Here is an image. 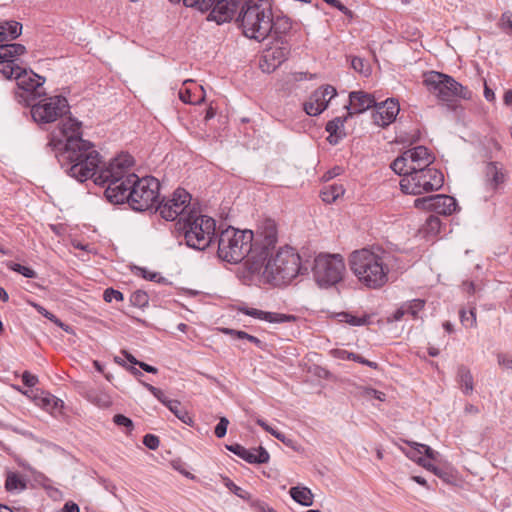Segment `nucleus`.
<instances>
[{"instance_id": "nucleus-1", "label": "nucleus", "mask_w": 512, "mask_h": 512, "mask_svg": "<svg viewBox=\"0 0 512 512\" xmlns=\"http://www.w3.org/2000/svg\"><path fill=\"white\" fill-rule=\"evenodd\" d=\"M133 158L119 155L101 170L96 185H107L105 196L113 204L127 203L137 212L152 211L160 198V182L153 176L138 177L130 172Z\"/></svg>"}, {"instance_id": "nucleus-2", "label": "nucleus", "mask_w": 512, "mask_h": 512, "mask_svg": "<svg viewBox=\"0 0 512 512\" xmlns=\"http://www.w3.org/2000/svg\"><path fill=\"white\" fill-rule=\"evenodd\" d=\"M277 241V226L271 219L264 220L256 234L252 230L228 226L220 231L217 254L221 260L231 264L246 260L249 270L259 273Z\"/></svg>"}, {"instance_id": "nucleus-3", "label": "nucleus", "mask_w": 512, "mask_h": 512, "mask_svg": "<svg viewBox=\"0 0 512 512\" xmlns=\"http://www.w3.org/2000/svg\"><path fill=\"white\" fill-rule=\"evenodd\" d=\"M49 146L55 152L61 168L70 177L83 183L88 179H96L101 155L92 142L82 138L81 122L69 117L58 128V135H52Z\"/></svg>"}, {"instance_id": "nucleus-4", "label": "nucleus", "mask_w": 512, "mask_h": 512, "mask_svg": "<svg viewBox=\"0 0 512 512\" xmlns=\"http://www.w3.org/2000/svg\"><path fill=\"white\" fill-rule=\"evenodd\" d=\"M349 268L357 281L368 289H381L390 274L399 269V258L391 251L376 245L353 251L348 259Z\"/></svg>"}, {"instance_id": "nucleus-5", "label": "nucleus", "mask_w": 512, "mask_h": 512, "mask_svg": "<svg viewBox=\"0 0 512 512\" xmlns=\"http://www.w3.org/2000/svg\"><path fill=\"white\" fill-rule=\"evenodd\" d=\"M262 269L266 279L275 285L290 283L299 274L308 272V267L301 262L300 255L289 246L280 248L274 255L269 253Z\"/></svg>"}, {"instance_id": "nucleus-6", "label": "nucleus", "mask_w": 512, "mask_h": 512, "mask_svg": "<svg viewBox=\"0 0 512 512\" xmlns=\"http://www.w3.org/2000/svg\"><path fill=\"white\" fill-rule=\"evenodd\" d=\"M236 20L247 38L261 42L272 34L273 11L267 1L248 0L242 6Z\"/></svg>"}, {"instance_id": "nucleus-7", "label": "nucleus", "mask_w": 512, "mask_h": 512, "mask_svg": "<svg viewBox=\"0 0 512 512\" xmlns=\"http://www.w3.org/2000/svg\"><path fill=\"white\" fill-rule=\"evenodd\" d=\"M177 229L184 236L186 245L194 250L207 249L215 238L216 221L207 215H197L190 210L186 217L179 219Z\"/></svg>"}, {"instance_id": "nucleus-8", "label": "nucleus", "mask_w": 512, "mask_h": 512, "mask_svg": "<svg viewBox=\"0 0 512 512\" xmlns=\"http://www.w3.org/2000/svg\"><path fill=\"white\" fill-rule=\"evenodd\" d=\"M423 84L429 93L448 107H453L458 99L469 100L472 97V92L467 87L456 81L452 76L438 71L425 73Z\"/></svg>"}, {"instance_id": "nucleus-9", "label": "nucleus", "mask_w": 512, "mask_h": 512, "mask_svg": "<svg viewBox=\"0 0 512 512\" xmlns=\"http://www.w3.org/2000/svg\"><path fill=\"white\" fill-rule=\"evenodd\" d=\"M411 172L402 174L400 189L405 194L421 195L437 191L444 184L443 173L435 167L426 169L411 168Z\"/></svg>"}, {"instance_id": "nucleus-10", "label": "nucleus", "mask_w": 512, "mask_h": 512, "mask_svg": "<svg viewBox=\"0 0 512 512\" xmlns=\"http://www.w3.org/2000/svg\"><path fill=\"white\" fill-rule=\"evenodd\" d=\"M316 284L330 288L342 281L345 272L344 259L340 254L320 253L311 268Z\"/></svg>"}, {"instance_id": "nucleus-11", "label": "nucleus", "mask_w": 512, "mask_h": 512, "mask_svg": "<svg viewBox=\"0 0 512 512\" xmlns=\"http://www.w3.org/2000/svg\"><path fill=\"white\" fill-rule=\"evenodd\" d=\"M29 106L33 120L40 125L55 122L70 112L68 100L61 95L34 101Z\"/></svg>"}, {"instance_id": "nucleus-12", "label": "nucleus", "mask_w": 512, "mask_h": 512, "mask_svg": "<svg viewBox=\"0 0 512 512\" xmlns=\"http://www.w3.org/2000/svg\"><path fill=\"white\" fill-rule=\"evenodd\" d=\"M17 90L15 100L25 106L30 105L45 93L41 90L45 78L31 69L21 68L15 76Z\"/></svg>"}, {"instance_id": "nucleus-13", "label": "nucleus", "mask_w": 512, "mask_h": 512, "mask_svg": "<svg viewBox=\"0 0 512 512\" xmlns=\"http://www.w3.org/2000/svg\"><path fill=\"white\" fill-rule=\"evenodd\" d=\"M435 157L425 146H416L406 150L398 156L390 165V168L398 175L410 173L411 168L426 169L432 167Z\"/></svg>"}, {"instance_id": "nucleus-14", "label": "nucleus", "mask_w": 512, "mask_h": 512, "mask_svg": "<svg viewBox=\"0 0 512 512\" xmlns=\"http://www.w3.org/2000/svg\"><path fill=\"white\" fill-rule=\"evenodd\" d=\"M191 195L183 188L176 189L171 197L158 200L154 211L159 212L160 216L166 221H174L178 217H186L190 209Z\"/></svg>"}, {"instance_id": "nucleus-15", "label": "nucleus", "mask_w": 512, "mask_h": 512, "mask_svg": "<svg viewBox=\"0 0 512 512\" xmlns=\"http://www.w3.org/2000/svg\"><path fill=\"white\" fill-rule=\"evenodd\" d=\"M22 33V24L10 20L0 22V43L3 59L15 61L17 57L26 52L24 45L19 43L7 44L5 42L12 41L18 38Z\"/></svg>"}, {"instance_id": "nucleus-16", "label": "nucleus", "mask_w": 512, "mask_h": 512, "mask_svg": "<svg viewBox=\"0 0 512 512\" xmlns=\"http://www.w3.org/2000/svg\"><path fill=\"white\" fill-rule=\"evenodd\" d=\"M211 2H213V5L208 10L210 12L207 20L222 25L229 23L239 14L247 0H212Z\"/></svg>"}, {"instance_id": "nucleus-17", "label": "nucleus", "mask_w": 512, "mask_h": 512, "mask_svg": "<svg viewBox=\"0 0 512 512\" xmlns=\"http://www.w3.org/2000/svg\"><path fill=\"white\" fill-rule=\"evenodd\" d=\"M337 95V90L332 85H324L316 89L304 103V111L309 116L320 115L332 98Z\"/></svg>"}, {"instance_id": "nucleus-18", "label": "nucleus", "mask_w": 512, "mask_h": 512, "mask_svg": "<svg viewBox=\"0 0 512 512\" xmlns=\"http://www.w3.org/2000/svg\"><path fill=\"white\" fill-rule=\"evenodd\" d=\"M375 110L372 114L375 125L385 128L392 124L400 112L399 101L395 98H388L374 106Z\"/></svg>"}, {"instance_id": "nucleus-19", "label": "nucleus", "mask_w": 512, "mask_h": 512, "mask_svg": "<svg viewBox=\"0 0 512 512\" xmlns=\"http://www.w3.org/2000/svg\"><path fill=\"white\" fill-rule=\"evenodd\" d=\"M226 449L249 464H265L270 460L268 451L262 446L247 449L241 444L234 443L226 445Z\"/></svg>"}, {"instance_id": "nucleus-20", "label": "nucleus", "mask_w": 512, "mask_h": 512, "mask_svg": "<svg viewBox=\"0 0 512 512\" xmlns=\"http://www.w3.org/2000/svg\"><path fill=\"white\" fill-rule=\"evenodd\" d=\"M483 174L486 189L493 192L497 191L507 179V173L503 164L497 161L486 162Z\"/></svg>"}, {"instance_id": "nucleus-21", "label": "nucleus", "mask_w": 512, "mask_h": 512, "mask_svg": "<svg viewBox=\"0 0 512 512\" xmlns=\"http://www.w3.org/2000/svg\"><path fill=\"white\" fill-rule=\"evenodd\" d=\"M238 313H242L244 315L250 316L252 318L262 320L268 323H286V322H295L297 320V316L292 314H284L278 312H269L263 311L256 308H250L245 305H239L236 308Z\"/></svg>"}, {"instance_id": "nucleus-22", "label": "nucleus", "mask_w": 512, "mask_h": 512, "mask_svg": "<svg viewBox=\"0 0 512 512\" xmlns=\"http://www.w3.org/2000/svg\"><path fill=\"white\" fill-rule=\"evenodd\" d=\"M376 105L374 96L363 91H352L349 94V103L345 105L347 115L361 114Z\"/></svg>"}, {"instance_id": "nucleus-23", "label": "nucleus", "mask_w": 512, "mask_h": 512, "mask_svg": "<svg viewBox=\"0 0 512 512\" xmlns=\"http://www.w3.org/2000/svg\"><path fill=\"white\" fill-rule=\"evenodd\" d=\"M349 118L348 115L344 117H335L326 124V131L329 133L327 141L331 145H336L345 137L344 123Z\"/></svg>"}, {"instance_id": "nucleus-24", "label": "nucleus", "mask_w": 512, "mask_h": 512, "mask_svg": "<svg viewBox=\"0 0 512 512\" xmlns=\"http://www.w3.org/2000/svg\"><path fill=\"white\" fill-rule=\"evenodd\" d=\"M433 200L432 211L437 214L451 215L457 206L455 198L445 194L433 195Z\"/></svg>"}, {"instance_id": "nucleus-25", "label": "nucleus", "mask_w": 512, "mask_h": 512, "mask_svg": "<svg viewBox=\"0 0 512 512\" xmlns=\"http://www.w3.org/2000/svg\"><path fill=\"white\" fill-rule=\"evenodd\" d=\"M193 83V80L184 81V87L179 91V98L185 104L197 105L204 101L205 92L202 86L195 87V90H192L186 87V84Z\"/></svg>"}, {"instance_id": "nucleus-26", "label": "nucleus", "mask_w": 512, "mask_h": 512, "mask_svg": "<svg viewBox=\"0 0 512 512\" xmlns=\"http://www.w3.org/2000/svg\"><path fill=\"white\" fill-rule=\"evenodd\" d=\"M436 454L437 452H435L430 446L416 442H413L406 452L407 457L417 462L418 464L422 462L424 455L428 459H435Z\"/></svg>"}, {"instance_id": "nucleus-27", "label": "nucleus", "mask_w": 512, "mask_h": 512, "mask_svg": "<svg viewBox=\"0 0 512 512\" xmlns=\"http://www.w3.org/2000/svg\"><path fill=\"white\" fill-rule=\"evenodd\" d=\"M84 397L100 408H108L112 404L109 394L98 388H86Z\"/></svg>"}, {"instance_id": "nucleus-28", "label": "nucleus", "mask_w": 512, "mask_h": 512, "mask_svg": "<svg viewBox=\"0 0 512 512\" xmlns=\"http://www.w3.org/2000/svg\"><path fill=\"white\" fill-rule=\"evenodd\" d=\"M333 355L335 358H338V359H341V360H349V361H354V362H357V363H360L362 365H365V366H368L372 369H378L379 368V365L377 362H374V361H370L364 357H362L361 355L359 354H356L354 352H349L347 350H344V349H336L333 351Z\"/></svg>"}, {"instance_id": "nucleus-29", "label": "nucleus", "mask_w": 512, "mask_h": 512, "mask_svg": "<svg viewBox=\"0 0 512 512\" xmlns=\"http://www.w3.org/2000/svg\"><path fill=\"white\" fill-rule=\"evenodd\" d=\"M457 380L460 388L465 395L472 393L474 389V380L470 369L464 365H460L457 370Z\"/></svg>"}, {"instance_id": "nucleus-30", "label": "nucleus", "mask_w": 512, "mask_h": 512, "mask_svg": "<svg viewBox=\"0 0 512 512\" xmlns=\"http://www.w3.org/2000/svg\"><path fill=\"white\" fill-rule=\"evenodd\" d=\"M290 496L291 498L298 504L308 507L313 504V493L312 491L307 487H292L290 488Z\"/></svg>"}, {"instance_id": "nucleus-31", "label": "nucleus", "mask_w": 512, "mask_h": 512, "mask_svg": "<svg viewBox=\"0 0 512 512\" xmlns=\"http://www.w3.org/2000/svg\"><path fill=\"white\" fill-rule=\"evenodd\" d=\"M221 331L224 334L229 335L233 338L249 341L252 344H254L257 348H259L260 350L264 351L266 349L267 344L264 341H262L261 339H259L256 336L248 334L245 331L235 330V329H231V328H222Z\"/></svg>"}, {"instance_id": "nucleus-32", "label": "nucleus", "mask_w": 512, "mask_h": 512, "mask_svg": "<svg viewBox=\"0 0 512 512\" xmlns=\"http://www.w3.org/2000/svg\"><path fill=\"white\" fill-rule=\"evenodd\" d=\"M345 193V189L341 184H329L322 188L320 192V197L323 202L327 204H331L335 202L339 197L343 196Z\"/></svg>"}, {"instance_id": "nucleus-33", "label": "nucleus", "mask_w": 512, "mask_h": 512, "mask_svg": "<svg viewBox=\"0 0 512 512\" xmlns=\"http://www.w3.org/2000/svg\"><path fill=\"white\" fill-rule=\"evenodd\" d=\"M288 50L284 47L268 49L265 51L263 58L266 62H271V66L275 69L287 59Z\"/></svg>"}, {"instance_id": "nucleus-34", "label": "nucleus", "mask_w": 512, "mask_h": 512, "mask_svg": "<svg viewBox=\"0 0 512 512\" xmlns=\"http://www.w3.org/2000/svg\"><path fill=\"white\" fill-rule=\"evenodd\" d=\"M182 423L193 427L195 420L193 416L184 408L179 400H175V404H172L168 408Z\"/></svg>"}, {"instance_id": "nucleus-35", "label": "nucleus", "mask_w": 512, "mask_h": 512, "mask_svg": "<svg viewBox=\"0 0 512 512\" xmlns=\"http://www.w3.org/2000/svg\"><path fill=\"white\" fill-rule=\"evenodd\" d=\"M426 301L423 299H412L403 303L405 314L409 315L412 319L419 318V313L424 309Z\"/></svg>"}, {"instance_id": "nucleus-36", "label": "nucleus", "mask_w": 512, "mask_h": 512, "mask_svg": "<svg viewBox=\"0 0 512 512\" xmlns=\"http://www.w3.org/2000/svg\"><path fill=\"white\" fill-rule=\"evenodd\" d=\"M291 29V21L288 17H273V30L272 34L275 37H280L283 34H286Z\"/></svg>"}, {"instance_id": "nucleus-37", "label": "nucleus", "mask_w": 512, "mask_h": 512, "mask_svg": "<svg viewBox=\"0 0 512 512\" xmlns=\"http://www.w3.org/2000/svg\"><path fill=\"white\" fill-rule=\"evenodd\" d=\"M141 384L164 406L169 408L172 404H175V400L169 399L168 396L160 388H157L149 383L141 382Z\"/></svg>"}, {"instance_id": "nucleus-38", "label": "nucleus", "mask_w": 512, "mask_h": 512, "mask_svg": "<svg viewBox=\"0 0 512 512\" xmlns=\"http://www.w3.org/2000/svg\"><path fill=\"white\" fill-rule=\"evenodd\" d=\"M22 67L16 64L15 61L8 60V59H1L0 60V72L7 78L11 79L14 78L19 70H21Z\"/></svg>"}, {"instance_id": "nucleus-39", "label": "nucleus", "mask_w": 512, "mask_h": 512, "mask_svg": "<svg viewBox=\"0 0 512 512\" xmlns=\"http://www.w3.org/2000/svg\"><path fill=\"white\" fill-rule=\"evenodd\" d=\"M338 317L341 322L348 323L351 326H364L370 323V317L368 315L357 317L348 312H342L338 314Z\"/></svg>"}, {"instance_id": "nucleus-40", "label": "nucleus", "mask_w": 512, "mask_h": 512, "mask_svg": "<svg viewBox=\"0 0 512 512\" xmlns=\"http://www.w3.org/2000/svg\"><path fill=\"white\" fill-rule=\"evenodd\" d=\"M130 303L134 307L144 309L149 304V295L143 290H136L130 295Z\"/></svg>"}, {"instance_id": "nucleus-41", "label": "nucleus", "mask_w": 512, "mask_h": 512, "mask_svg": "<svg viewBox=\"0 0 512 512\" xmlns=\"http://www.w3.org/2000/svg\"><path fill=\"white\" fill-rule=\"evenodd\" d=\"M6 266L9 270L19 273L26 278H36L37 277V273L35 270H33L30 267L24 266L22 264H19V263L13 262V261H9L6 263Z\"/></svg>"}, {"instance_id": "nucleus-42", "label": "nucleus", "mask_w": 512, "mask_h": 512, "mask_svg": "<svg viewBox=\"0 0 512 512\" xmlns=\"http://www.w3.org/2000/svg\"><path fill=\"white\" fill-rule=\"evenodd\" d=\"M223 484L230 492H232L239 498H241L245 501L250 500L251 494L248 491H246V490L242 489L241 487H239L238 485H236L230 478L223 477Z\"/></svg>"}, {"instance_id": "nucleus-43", "label": "nucleus", "mask_w": 512, "mask_h": 512, "mask_svg": "<svg viewBox=\"0 0 512 512\" xmlns=\"http://www.w3.org/2000/svg\"><path fill=\"white\" fill-rule=\"evenodd\" d=\"M33 307L37 310L38 313H40L42 316L53 322L54 324L58 325L62 329H64L66 332L69 330V326L65 325L57 316H55L53 313L49 312L47 309H45L40 304H33Z\"/></svg>"}, {"instance_id": "nucleus-44", "label": "nucleus", "mask_w": 512, "mask_h": 512, "mask_svg": "<svg viewBox=\"0 0 512 512\" xmlns=\"http://www.w3.org/2000/svg\"><path fill=\"white\" fill-rule=\"evenodd\" d=\"M169 1L172 3H178L181 0H169ZM182 1L186 7H194L202 12L208 11L211 8V5H213V2H211L212 0H182Z\"/></svg>"}, {"instance_id": "nucleus-45", "label": "nucleus", "mask_w": 512, "mask_h": 512, "mask_svg": "<svg viewBox=\"0 0 512 512\" xmlns=\"http://www.w3.org/2000/svg\"><path fill=\"white\" fill-rule=\"evenodd\" d=\"M441 230V220L438 216H429L424 225V231L429 235H437Z\"/></svg>"}, {"instance_id": "nucleus-46", "label": "nucleus", "mask_w": 512, "mask_h": 512, "mask_svg": "<svg viewBox=\"0 0 512 512\" xmlns=\"http://www.w3.org/2000/svg\"><path fill=\"white\" fill-rule=\"evenodd\" d=\"M43 408L49 411L57 410L63 407V401L54 395L48 394L41 399Z\"/></svg>"}, {"instance_id": "nucleus-47", "label": "nucleus", "mask_w": 512, "mask_h": 512, "mask_svg": "<svg viewBox=\"0 0 512 512\" xmlns=\"http://www.w3.org/2000/svg\"><path fill=\"white\" fill-rule=\"evenodd\" d=\"M351 66L356 72H358L366 77L368 75H370V72H371L370 67L367 65L365 60L362 59L361 57H357V56L353 57L351 59Z\"/></svg>"}, {"instance_id": "nucleus-48", "label": "nucleus", "mask_w": 512, "mask_h": 512, "mask_svg": "<svg viewBox=\"0 0 512 512\" xmlns=\"http://www.w3.org/2000/svg\"><path fill=\"white\" fill-rule=\"evenodd\" d=\"M5 488L7 491H13L17 489H24L25 484L21 481L17 474L11 473L7 476L5 481Z\"/></svg>"}, {"instance_id": "nucleus-49", "label": "nucleus", "mask_w": 512, "mask_h": 512, "mask_svg": "<svg viewBox=\"0 0 512 512\" xmlns=\"http://www.w3.org/2000/svg\"><path fill=\"white\" fill-rule=\"evenodd\" d=\"M498 27L505 33L512 32V12L510 10H506L501 14Z\"/></svg>"}, {"instance_id": "nucleus-50", "label": "nucleus", "mask_w": 512, "mask_h": 512, "mask_svg": "<svg viewBox=\"0 0 512 512\" xmlns=\"http://www.w3.org/2000/svg\"><path fill=\"white\" fill-rule=\"evenodd\" d=\"M256 423L262 427L266 432L270 433L271 435H273L276 439H278L279 441H284L285 439V434L280 432L279 430L273 428L272 426H270L264 419H261V418H258L256 420Z\"/></svg>"}, {"instance_id": "nucleus-51", "label": "nucleus", "mask_w": 512, "mask_h": 512, "mask_svg": "<svg viewBox=\"0 0 512 512\" xmlns=\"http://www.w3.org/2000/svg\"><path fill=\"white\" fill-rule=\"evenodd\" d=\"M460 321L465 327H473L476 323V313L474 309L470 311H460Z\"/></svg>"}, {"instance_id": "nucleus-52", "label": "nucleus", "mask_w": 512, "mask_h": 512, "mask_svg": "<svg viewBox=\"0 0 512 512\" xmlns=\"http://www.w3.org/2000/svg\"><path fill=\"white\" fill-rule=\"evenodd\" d=\"M103 299H104V301L110 303L113 300L122 301L124 299V296L121 291L110 287V288H106L104 290Z\"/></svg>"}, {"instance_id": "nucleus-53", "label": "nucleus", "mask_w": 512, "mask_h": 512, "mask_svg": "<svg viewBox=\"0 0 512 512\" xmlns=\"http://www.w3.org/2000/svg\"><path fill=\"white\" fill-rule=\"evenodd\" d=\"M328 5L336 8L341 13H343L346 17L349 19H352L354 17V13L352 10L347 8L340 0H323Z\"/></svg>"}, {"instance_id": "nucleus-54", "label": "nucleus", "mask_w": 512, "mask_h": 512, "mask_svg": "<svg viewBox=\"0 0 512 512\" xmlns=\"http://www.w3.org/2000/svg\"><path fill=\"white\" fill-rule=\"evenodd\" d=\"M433 201V195L416 198L414 200V207L432 211Z\"/></svg>"}, {"instance_id": "nucleus-55", "label": "nucleus", "mask_w": 512, "mask_h": 512, "mask_svg": "<svg viewBox=\"0 0 512 512\" xmlns=\"http://www.w3.org/2000/svg\"><path fill=\"white\" fill-rule=\"evenodd\" d=\"M113 422L117 426H124V427H126L129 432H131L134 429L133 421L129 417H127V416H125L123 414H116V415H114Z\"/></svg>"}, {"instance_id": "nucleus-56", "label": "nucleus", "mask_w": 512, "mask_h": 512, "mask_svg": "<svg viewBox=\"0 0 512 512\" xmlns=\"http://www.w3.org/2000/svg\"><path fill=\"white\" fill-rule=\"evenodd\" d=\"M246 501L249 503L250 508L256 512H268L267 510L270 508L266 502L260 499H253L251 495L250 500Z\"/></svg>"}, {"instance_id": "nucleus-57", "label": "nucleus", "mask_w": 512, "mask_h": 512, "mask_svg": "<svg viewBox=\"0 0 512 512\" xmlns=\"http://www.w3.org/2000/svg\"><path fill=\"white\" fill-rule=\"evenodd\" d=\"M228 425L229 420L226 417H221L214 429L215 436L217 438H223L227 433Z\"/></svg>"}, {"instance_id": "nucleus-58", "label": "nucleus", "mask_w": 512, "mask_h": 512, "mask_svg": "<svg viewBox=\"0 0 512 512\" xmlns=\"http://www.w3.org/2000/svg\"><path fill=\"white\" fill-rule=\"evenodd\" d=\"M143 444L150 450H156L159 447V437L154 434H146L143 437Z\"/></svg>"}, {"instance_id": "nucleus-59", "label": "nucleus", "mask_w": 512, "mask_h": 512, "mask_svg": "<svg viewBox=\"0 0 512 512\" xmlns=\"http://www.w3.org/2000/svg\"><path fill=\"white\" fill-rule=\"evenodd\" d=\"M140 271H141V274H142V277L146 280H149V281H154V282H162V281H165V278L162 277L159 273L157 272H150L148 270H146L145 268H140Z\"/></svg>"}, {"instance_id": "nucleus-60", "label": "nucleus", "mask_w": 512, "mask_h": 512, "mask_svg": "<svg viewBox=\"0 0 512 512\" xmlns=\"http://www.w3.org/2000/svg\"><path fill=\"white\" fill-rule=\"evenodd\" d=\"M22 382L25 386L32 388L38 383L37 376L31 374L29 371H24L21 376Z\"/></svg>"}, {"instance_id": "nucleus-61", "label": "nucleus", "mask_w": 512, "mask_h": 512, "mask_svg": "<svg viewBox=\"0 0 512 512\" xmlns=\"http://www.w3.org/2000/svg\"><path fill=\"white\" fill-rule=\"evenodd\" d=\"M497 361H498V364L500 366L504 367L505 369H507V370L512 369V358H509L506 354L499 353L497 355Z\"/></svg>"}, {"instance_id": "nucleus-62", "label": "nucleus", "mask_w": 512, "mask_h": 512, "mask_svg": "<svg viewBox=\"0 0 512 512\" xmlns=\"http://www.w3.org/2000/svg\"><path fill=\"white\" fill-rule=\"evenodd\" d=\"M61 512H80V508L75 502L68 501L64 504Z\"/></svg>"}, {"instance_id": "nucleus-63", "label": "nucleus", "mask_w": 512, "mask_h": 512, "mask_svg": "<svg viewBox=\"0 0 512 512\" xmlns=\"http://www.w3.org/2000/svg\"><path fill=\"white\" fill-rule=\"evenodd\" d=\"M405 310H404V305L403 303L394 311L393 313V320L394 321H400L402 320V318L405 316Z\"/></svg>"}, {"instance_id": "nucleus-64", "label": "nucleus", "mask_w": 512, "mask_h": 512, "mask_svg": "<svg viewBox=\"0 0 512 512\" xmlns=\"http://www.w3.org/2000/svg\"><path fill=\"white\" fill-rule=\"evenodd\" d=\"M142 370H144L145 372L147 373H151V374H157L158 373V369L150 364H147L145 362H142L140 361L139 362V365H138Z\"/></svg>"}]
</instances>
